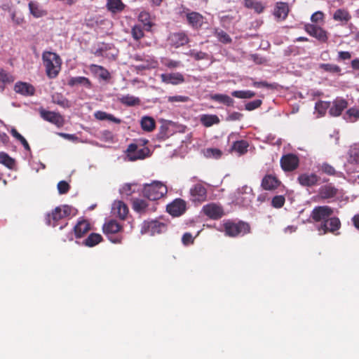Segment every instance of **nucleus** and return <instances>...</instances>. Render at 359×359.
Listing matches in <instances>:
<instances>
[{
	"mask_svg": "<svg viewBox=\"0 0 359 359\" xmlns=\"http://www.w3.org/2000/svg\"><path fill=\"white\" fill-rule=\"evenodd\" d=\"M111 49V45L108 43H102L98 48H97L93 54L98 57H109L106 53L107 50Z\"/></svg>",
	"mask_w": 359,
	"mask_h": 359,
	"instance_id": "obj_47",
	"label": "nucleus"
},
{
	"mask_svg": "<svg viewBox=\"0 0 359 359\" xmlns=\"http://www.w3.org/2000/svg\"><path fill=\"white\" fill-rule=\"evenodd\" d=\"M349 156L352 161L359 163V146L355 145L350 148Z\"/></svg>",
	"mask_w": 359,
	"mask_h": 359,
	"instance_id": "obj_50",
	"label": "nucleus"
},
{
	"mask_svg": "<svg viewBox=\"0 0 359 359\" xmlns=\"http://www.w3.org/2000/svg\"><path fill=\"white\" fill-rule=\"evenodd\" d=\"M127 158L130 161L144 159L150 155V150L147 147L140 148L135 144H130L127 150Z\"/></svg>",
	"mask_w": 359,
	"mask_h": 359,
	"instance_id": "obj_7",
	"label": "nucleus"
},
{
	"mask_svg": "<svg viewBox=\"0 0 359 359\" xmlns=\"http://www.w3.org/2000/svg\"><path fill=\"white\" fill-rule=\"evenodd\" d=\"M112 210L114 214H116L118 217L123 219L128 213V208L126 205L121 201H115L112 205Z\"/></svg>",
	"mask_w": 359,
	"mask_h": 359,
	"instance_id": "obj_26",
	"label": "nucleus"
},
{
	"mask_svg": "<svg viewBox=\"0 0 359 359\" xmlns=\"http://www.w3.org/2000/svg\"><path fill=\"white\" fill-rule=\"evenodd\" d=\"M334 21L340 22L341 24H346L351 19V15L346 8H339L335 11L332 15Z\"/></svg>",
	"mask_w": 359,
	"mask_h": 359,
	"instance_id": "obj_24",
	"label": "nucleus"
},
{
	"mask_svg": "<svg viewBox=\"0 0 359 359\" xmlns=\"http://www.w3.org/2000/svg\"><path fill=\"white\" fill-rule=\"evenodd\" d=\"M189 100V97L183 95H175L168 97L169 102H186Z\"/></svg>",
	"mask_w": 359,
	"mask_h": 359,
	"instance_id": "obj_57",
	"label": "nucleus"
},
{
	"mask_svg": "<svg viewBox=\"0 0 359 359\" xmlns=\"http://www.w3.org/2000/svg\"><path fill=\"white\" fill-rule=\"evenodd\" d=\"M215 36L220 42L224 43H229L231 42V39L229 35L223 30L216 29L215 31Z\"/></svg>",
	"mask_w": 359,
	"mask_h": 359,
	"instance_id": "obj_48",
	"label": "nucleus"
},
{
	"mask_svg": "<svg viewBox=\"0 0 359 359\" xmlns=\"http://www.w3.org/2000/svg\"><path fill=\"white\" fill-rule=\"evenodd\" d=\"M0 163L4 165L9 169L13 168L15 164V160L5 152H0Z\"/></svg>",
	"mask_w": 359,
	"mask_h": 359,
	"instance_id": "obj_42",
	"label": "nucleus"
},
{
	"mask_svg": "<svg viewBox=\"0 0 359 359\" xmlns=\"http://www.w3.org/2000/svg\"><path fill=\"white\" fill-rule=\"evenodd\" d=\"M57 187L58 193L60 194H67L70 189L69 184L66 181H64V180L59 182Z\"/></svg>",
	"mask_w": 359,
	"mask_h": 359,
	"instance_id": "obj_54",
	"label": "nucleus"
},
{
	"mask_svg": "<svg viewBox=\"0 0 359 359\" xmlns=\"http://www.w3.org/2000/svg\"><path fill=\"white\" fill-rule=\"evenodd\" d=\"M51 99L53 103L57 104L63 108H69L70 107L69 100L61 93H55L53 94Z\"/></svg>",
	"mask_w": 359,
	"mask_h": 359,
	"instance_id": "obj_35",
	"label": "nucleus"
},
{
	"mask_svg": "<svg viewBox=\"0 0 359 359\" xmlns=\"http://www.w3.org/2000/svg\"><path fill=\"white\" fill-rule=\"evenodd\" d=\"M304 29L310 36L316 38L321 43H325L328 39L327 31L320 26L313 24H306L304 26Z\"/></svg>",
	"mask_w": 359,
	"mask_h": 359,
	"instance_id": "obj_10",
	"label": "nucleus"
},
{
	"mask_svg": "<svg viewBox=\"0 0 359 359\" xmlns=\"http://www.w3.org/2000/svg\"><path fill=\"white\" fill-rule=\"evenodd\" d=\"M285 200L284 196H283L281 195L276 196L273 198L271 204H272L273 207H274L276 208H280L283 206V205L285 203Z\"/></svg>",
	"mask_w": 359,
	"mask_h": 359,
	"instance_id": "obj_53",
	"label": "nucleus"
},
{
	"mask_svg": "<svg viewBox=\"0 0 359 359\" xmlns=\"http://www.w3.org/2000/svg\"><path fill=\"white\" fill-rule=\"evenodd\" d=\"M73 211L72 207L64 205L56 207L51 213L47 215L46 223L48 226L55 227L58 225V222L69 217Z\"/></svg>",
	"mask_w": 359,
	"mask_h": 359,
	"instance_id": "obj_3",
	"label": "nucleus"
},
{
	"mask_svg": "<svg viewBox=\"0 0 359 359\" xmlns=\"http://www.w3.org/2000/svg\"><path fill=\"white\" fill-rule=\"evenodd\" d=\"M322 170L325 173L330 175H334L336 174V171H335L334 168L332 165H330L327 163H323L322 165Z\"/></svg>",
	"mask_w": 359,
	"mask_h": 359,
	"instance_id": "obj_60",
	"label": "nucleus"
},
{
	"mask_svg": "<svg viewBox=\"0 0 359 359\" xmlns=\"http://www.w3.org/2000/svg\"><path fill=\"white\" fill-rule=\"evenodd\" d=\"M29 9L31 14L35 18H41L46 14V12L43 10L39 4L36 2H29Z\"/></svg>",
	"mask_w": 359,
	"mask_h": 359,
	"instance_id": "obj_34",
	"label": "nucleus"
},
{
	"mask_svg": "<svg viewBox=\"0 0 359 359\" xmlns=\"http://www.w3.org/2000/svg\"><path fill=\"white\" fill-rule=\"evenodd\" d=\"M233 19L234 18L231 15H223L220 18V22L224 27H226V25H229Z\"/></svg>",
	"mask_w": 359,
	"mask_h": 359,
	"instance_id": "obj_64",
	"label": "nucleus"
},
{
	"mask_svg": "<svg viewBox=\"0 0 359 359\" xmlns=\"http://www.w3.org/2000/svg\"><path fill=\"white\" fill-rule=\"evenodd\" d=\"M14 90L17 93L24 96H32L35 93L34 87L26 82H17L15 84Z\"/></svg>",
	"mask_w": 359,
	"mask_h": 359,
	"instance_id": "obj_19",
	"label": "nucleus"
},
{
	"mask_svg": "<svg viewBox=\"0 0 359 359\" xmlns=\"http://www.w3.org/2000/svg\"><path fill=\"white\" fill-rule=\"evenodd\" d=\"M319 68L323 71L331 74H341V69L339 66L334 64L321 63L319 65Z\"/></svg>",
	"mask_w": 359,
	"mask_h": 359,
	"instance_id": "obj_39",
	"label": "nucleus"
},
{
	"mask_svg": "<svg viewBox=\"0 0 359 359\" xmlns=\"http://www.w3.org/2000/svg\"><path fill=\"white\" fill-rule=\"evenodd\" d=\"M236 203L237 204L247 206L250 204L252 200V195H241L239 194H235Z\"/></svg>",
	"mask_w": 359,
	"mask_h": 359,
	"instance_id": "obj_46",
	"label": "nucleus"
},
{
	"mask_svg": "<svg viewBox=\"0 0 359 359\" xmlns=\"http://www.w3.org/2000/svg\"><path fill=\"white\" fill-rule=\"evenodd\" d=\"M243 114L237 111H233L228 115L226 120L229 121H239L243 118Z\"/></svg>",
	"mask_w": 359,
	"mask_h": 359,
	"instance_id": "obj_58",
	"label": "nucleus"
},
{
	"mask_svg": "<svg viewBox=\"0 0 359 359\" xmlns=\"http://www.w3.org/2000/svg\"><path fill=\"white\" fill-rule=\"evenodd\" d=\"M341 227V222L338 217H330L324 222H321L317 229L320 234H325L327 232L334 233Z\"/></svg>",
	"mask_w": 359,
	"mask_h": 359,
	"instance_id": "obj_8",
	"label": "nucleus"
},
{
	"mask_svg": "<svg viewBox=\"0 0 359 359\" xmlns=\"http://www.w3.org/2000/svg\"><path fill=\"white\" fill-rule=\"evenodd\" d=\"M107 8L111 13H116L122 11L125 5L121 0H107Z\"/></svg>",
	"mask_w": 359,
	"mask_h": 359,
	"instance_id": "obj_32",
	"label": "nucleus"
},
{
	"mask_svg": "<svg viewBox=\"0 0 359 359\" xmlns=\"http://www.w3.org/2000/svg\"><path fill=\"white\" fill-rule=\"evenodd\" d=\"M210 99L218 103L223 104L226 106L231 107L233 105L234 100L225 94H214L210 95Z\"/></svg>",
	"mask_w": 359,
	"mask_h": 359,
	"instance_id": "obj_27",
	"label": "nucleus"
},
{
	"mask_svg": "<svg viewBox=\"0 0 359 359\" xmlns=\"http://www.w3.org/2000/svg\"><path fill=\"white\" fill-rule=\"evenodd\" d=\"M90 70L101 80L107 81L111 78L109 71L102 66L93 64L90 66Z\"/></svg>",
	"mask_w": 359,
	"mask_h": 359,
	"instance_id": "obj_21",
	"label": "nucleus"
},
{
	"mask_svg": "<svg viewBox=\"0 0 359 359\" xmlns=\"http://www.w3.org/2000/svg\"><path fill=\"white\" fill-rule=\"evenodd\" d=\"M182 241L184 245H187L194 242V238L190 233H185L182 238Z\"/></svg>",
	"mask_w": 359,
	"mask_h": 359,
	"instance_id": "obj_62",
	"label": "nucleus"
},
{
	"mask_svg": "<svg viewBox=\"0 0 359 359\" xmlns=\"http://www.w3.org/2000/svg\"><path fill=\"white\" fill-rule=\"evenodd\" d=\"M190 198L194 202H203L207 197V189L201 184H196L190 189Z\"/></svg>",
	"mask_w": 359,
	"mask_h": 359,
	"instance_id": "obj_16",
	"label": "nucleus"
},
{
	"mask_svg": "<svg viewBox=\"0 0 359 359\" xmlns=\"http://www.w3.org/2000/svg\"><path fill=\"white\" fill-rule=\"evenodd\" d=\"M131 33L135 40H139L144 36L143 31L140 25H135L132 29Z\"/></svg>",
	"mask_w": 359,
	"mask_h": 359,
	"instance_id": "obj_52",
	"label": "nucleus"
},
{
	"mask_svg": "<svg viewBox=\"0 0 359 359\" xmlns=\"http://www.w3.org/2000/svg\"><path fill=\"white\" fill-rule=\"evenodd\" d=\"M344 118L346 121L353 123L359 118V109L357 108H350L344 115Z\"/></svg>",
	"mask_w": 359,
	"mask_h": 359,
	"instance_id": "obj_37",
	"label": "nucleus"
},
{
	"mask_svg": "<svg viewBox=\"0 0 359 359\" xmlns=\"http://www.w3.org/2000/svg\"><path fill=\"white\" fill-rule=\"evenodd\" d=\"M231 95L237 98L248 99L253 97L255 93L251 90H234L231 93Z\"/></svg>",
	"mask_w": 359,
	"mask_h": 359,
	"instance_id": "obj_45",
	"label": "nucleus"
},
{
	"mask_svg": "<svg viewBox=\"0 0 359 359\" xmlns=\"http://www.w3.org/2000/svg\"><path fill=\"white\" fill-rule=\"evenodd\" d=\"M188 25L195 30H199L205 22V18L198 12L189 11L186 13Z\"/></svg>",
	"mask_w": 359,
	"mask_h": 359,
	"instance_id": "obj_11",
	"label": "nucleus"
},
{
	"mask_svg": "<svg viewBox=\"0 0 359 359\" xmlns=\"http://www.w3.org/2000/svg\"><path fill=\"white\" fill-rule=\"evenodd\" d=\"M280 165L285 171H292L299 165L298 157L292 154H288L282 156Z\"/></svg>",
	"mask_w": 359,
	"mask_h": 359,
	"instance_id": "obj_15",
	"label": "nucleus"
},
{
	"mask_svg": "<svg viewBox=\"0 0 359 359\" xmlns=\"http://www.w3.org/2000/svg\"><path fill=\"white\" fill-rule=\"evenodd\" d=\"M252 189L251 187L244 185L241 188H238L236 191V194H239L241 195H252Z\"/></svg>",
	"mask_w": 359,
	"mask_h": 359,
	"instance_id": "obj_61",
	"label": "nucleus"
},
{
	"mask_svg": "<svg viewBox=\"0 0 359 359\" xmlns=\"http://www.w3.org/2000/svg\"><path fill=\"white\" fill-rule=\"evenodd\" d=\"M170 46L174 48H180L187 44L189 41V36L184 32L170 33L168 38Z\"/></svg>",
	"mask_w": 359,
	"mask_h": 359,
	"instance_id": "obj_12",
	"label": "nucleus"
},
{
	"mask_svg": "<svg viewBox=\"0 0 359 359\" xmlns=\"http://www.w3.org/2000/svg\"><path fill=\"white\" fill-rule=\"evenodd\" d=\"M42 60L47 76L49 79L57 77L62 65V60L59 55L51 51H44L42 53Z\"/></svg>",
	"mask_w": 359,
	"mask_h": 359,
	"instance_id": "obj_1",
	"label": "nucleus"
},
{
	"mask_svg": "<svg viewBox=\"0 0 359 359\" xmlns=\"http://www.w3.org/2000/svg\"><path fill=\"white\" fill-rule=\"evenodd\" d=\"M168 191L167 187L161 182L154 181L144 186L142 194L150 201H156L162 198Z\"/></svg>",
	"mask_w": 359,
	"mask_h": 359,
	"instance_id": "obj_2",
	"label": "nucleus"
},
{
	"mask_svg": "<svg viewBox=\"0 0 359 359\" xmlns=\"http://www.w3.org/2000/svg\"><path fill=\"white\" fill-rule=\"evenodd\" d=\"M262 103V102L261 100H255L246 103L245 105V109L248 111H252L259 107Z\"/></svg>",
	"mask_w": 359,
	"mask_h": 359,
	"instance_id": "obj_55",
	"label": "nucleus"
},
{
	"mask_svg": "<svg viewBox=\"0 0 359 359\" xmlns=\"http://www.w3.org/2000/svg\"><path fill=\"white\" fill-rule=\"evenodd\" d=\"M221 150L216 148H209L205 151V156L208 158L218 159L222 156Z\"/></svg>",
	"mask_w": 359,
	"mask_h": 359,
	"instance_id": "obj_49",
	"label": "nucleus"
},
{
	"mask_svg": "<svg viewBox=\"0 0 359 359\" xmlns=\"http://www.w3.org/2000/svg\"><path fill=\"white\" fill-rule=\"evenodd\" d=\"M120 192L122 194H126L127 196L131 195V194L133 192L132 190V184H124L122 188L120 189Z\"/></svg>",
	"mask_w": 359,
	"mask_h": 359,
	"instance_id": "obj_63",
	"label": "nucleus"
},
{
	"mask_svg": "<svg viewBox=\"0 0 359 359\" xmlns=\"http://www.w3.org/2000/svg\"><path fill=\"white\" fill-rule=\"evenodd\" d=\"M333 209L327 205L316 206L311 212V217L315 222H324L333 215Z\"/></svg>",
	"mask_w": 359,
	"mask_h": 359,
	"instance_id": "obj_9",
	"label": "nucleus"
},
{
	"mask_svg": "<svg viewBox=\"0 0 359 359\" xmlns=\"http://www.w3.org/2000/svg\"><path fill=\"white\" fill-rule=\"evenodd\" d=\"M139 19L143 22L147 30L149 31L151 28L153 24L150 21L149 15L147 13H141L139 15Z\"/></svg>",
	"mask_w": 359,
	"mask_h": 359,
	"instance_id": "obj_51",
	"label": "nucleus"
},
{
	"mask_svg": "<svg viewBox=\"0 0 359 359\" xmlns=\"http://www.w3.org/2000/svg\"><path fill=\"white\" fill-rule=\"evenodd\" d=\"M201 123L205 127H210L219 123V118L215 114H203L200 117Z\"/></svg>",
	"mask_w": 359,
	"mask_h": 359,
	"instance_id": "obj_30",
	"label": "nucleus"
},
{
	"mask_svg": "<svg viewBox=\"0 0 359 359\" xmlns=\"http://www.w3.org/2000/svg\"><path fill=\"white\" fill-rule=\"evenodd\" d=\"M224 226L226 234L229 236H243L250 232L249 224L241 221L238 223L228 221Z\"/></svg>",
	"mask_w": 359,
	"mask_h": 359,
	"instance_id": "obj_4",
	"label": "nucleus"
},
{
	"mask_svg": "<svg viewBox=\"0 0 359 359\" xmlns=\"http://www.w3.org/2000/svg\"><path fill=\"white\" fill-rule=\"evenodd\" d=\"M338 189L332 184H325L319 189V196L324 199L332 198L337 196Z\"/></svg>",
	"mask_w": 359,
	"mask_h": 359,
	"instance_id": "obj_23",
	"label": "nucleus"
},
{
	"mask_svg": "<svg viewBox=\"0 0 359 359\" xmlns=\"http://www.w3.org/2000/svg\"><path fill=\"white\" fill-rule=\"evenodd\" d=\"M166 209L171 215L179 217L186 211V202L181 198H177L168 204Z\"/></svg>",
	"mask_w": 359,
	"mask_h": 359,
	"instance_id": "obj_14",
	"label": "nucleus"
},
{
	"mask_svg": "<svg viewBox=\"0 0 359 359\" xmlns=\"http://www.w3.org/2000/svg\"><path fill=\"white\" fill-rule=\"evenodd\" d=\"M13 81V79L11 75L7 74L4 70L0 69V90L3 91L7 83Z\"/></svg>",
	"mask_w": 359,
	"mask_h": 359,
	"instance_id": "obj_44",
	"label": "nucleus"
},
{
	"mask_svg": "<svg viewBox=\"0 0 359 359\" xmlns=\"http://www.w3.org/2000/svg\"><path fill=\"white\" fill-rule=\"evenodd\" d=\"M205 215L212 219H218L224 215V210L220 205L215 203H208L202 208Z\"/></svg>",
	"mask_w": 359,
	"mask_h": 359,
	"instance_id": "obj_13",
	"label": "nucleus"
},
{
	"mask_svg": "<svg viewBox=\"0 0 359 359\" xmlns=\"http://www.w3.org/2000/svg\"><path fill=\"white\" fill-rule=\"evenodd\" d=\"M148 206L147 203L143 199L136 198L133 201V208L139 213L145 212Z\"/></svg>",
	"mask_w": 359,
	"mask_h": 359,
	"instance_id": "obj_40",
	"label": "nucleus"
},
{
	"mask_svg": "<svg viewBox=\"0 0 359 359\" xmlns=\"http://www.w3.org/2000/svg\"><path fill=\"white\" fill-rule=\"evenodd\" d=\"M121 229V226L115 220H110L102 226L104 233L107 236L108 239L113 243H121L122 237L115 236V234L120 231Z\"/></svg>",
	"mask_w": 359,
	"mask_h": 359,
	"instance_id": "obj_5",
	"label": "nucleus"
},
{
	"mask_svg": "<svg viewBox=\"0 0 359 359\" xmlns=\"http://www.w3.org/2000/svg\"><path fill=\"white\" fill-rule=\"evenodd\" d=\"M279 184L280 182L276 177L267 175L262 179L261 186L265 190H273L276 189Z\"/></svg>",
	"mask_w": 359,
	"mask_h": 359,
	"instance_id": "obj_25",
	"label": "nucleus"
},
{
	"mask_svg": "<svg viewBox=\"0 0 359 359\" xmlns=\"http://www.w3.org/2000/svg\"><path fill=\"white\" fill-rule=\"evenodd\" d=\"M101 241V235L92 233L83 241V244L88 247H93L100 243Z\"/></svg>",
	"mask_w": 359,
	"mask_h": 359,
	"instance_id": "obj_36",
	"label": "nucleus"
},
{
	"mask_svg": "<svg viewBox=\"0 0 359 359\" xmlns=\"http://www.w3.org/2000/svg\"><path fill=\"white\" fill-rule=\"evenodd\" d=\"M68 85L69 86H74L76 85H81L83 86L88 88H90L92 86L90 81L84 76H76V77H72L68 81Z\"/></svg>",
	"mask_w": 359,
	"mask_h": 359,
	"instance_id": "obj_29",
	"label": "nucleus"
},
{
	"mask_svg": "<svg viewBox=\"0 0 359 359\" xmlns=\"http://www.w3.org/2000/svg\"><path fill=\"white\" fill-rule=\"evenodd\" d=\"M330 106V103L329 102L321 100L317 102L315 104V110L318 114L317 118L324 116Z\"/></svg>",
	"mask_w": 359,
	"mask_h": 359,
	"instance_id": "obj_41",
	"label": "nucleus"
},
{
	"mask_svg": "<svg viewBox=\"0 0 359 359\" xmlns=\"http://www.w3.org/2000/svg\"><path fill=\"white\" fill-rule=\"evenodd\" d=\"M189 55L196 60H203L206 57L207 54L202 51L196 52L192 50L190 51Z\"/></svg>",
	"mask_w": 359,
	"mask_h": 359,
	"instance_id": "obj_59",
	"label": "nucleus"
},
{
	"mask_svg": "<svg viewBox=\"0 0 359 359\" xmlns=\"http://www.w3.org/2000/svg\"><path fill=\"white\" fill-rule=\"evenodd\" d=\"M41 116L46 121L60 126L62 123L63 118L59 113L41 109L40 111Z\"/></svg>",
	"mask_w": 359,
	"mask_h": 359,
	"instance_id": "obj_20",
	"label": "nucleus"
},
{
	"mask_svg": "<svg viewBox=\"0 0 359 359\" xmlns=\"http://www.w3.org/2000/svg\"><path fill=\"white\" fill-rule=\"evenodd\" d=\"M140 124L142 130L147 132L152 131L156 126L155 120L148 116H143L141 118Z\"/></svg>",
	"mask_w": 359,
	"mask_h": 359,
	"instance_id": "obj_33",
	"label": "nucleus"
},
{
	"mask_svg": "<svg viewBox=\"0 0 359 359\" xmlns=\"http://www.w3.org/2000/svg\"><path fill=\"white\" fill-rule=\"evenodd\" d=\"M90 229V224L85 220L79 222L74 226V230L76 237L81 238Z\"/></svg>",
	"mask_w": 359,
	"mask_h": 359,
	"instance_id": "obj_31",
	"label": "nucleus"
},
{
	"mask_svg": "<svg viewBox=\"0 0 359 359\" xmlns=\"http://www.w3.org/2000/svg\"><path fill=\"white\" fill-rule=\"evenodd\" d=\"M289 8L287 3L278 2L276 4L274 15L278 18L285 19L288 15Z\"/></svg>",
	"mask_w": 359,
	"mask_h": 359,
	"instance_id": "obj_28",
	"label": "nucleus"
},
{
	"mask_svg": "<svg viewBox=\"0 0 359 359\" xmlns=\"http://www.w3.org/2000/svg\"><path fill=\"white\" fill-rule=\"evenodd\" d=\"M248 146H249V144L247 141L239 140V141H236L233 143L231 149H232V150L237 151L240 154H243L245 152H247Z\"/></svg>",
	"mask_w": 359,
	"mask_h": 359,
	"instance_id": "obj_43",
	"label": "nucleus"
},
{
	"mask_svg": "<svg viewBox=\"0 0 359 359\" xmlns=\"http://www.w3.org/2000/svg\"><path fill=\"white\" fill-rule=\"evenodd\" d=\"M167 230L166 223L159 220H151L144 222L141 229L142 233H149L151 236L165 232Z\"/></svg>",
	"mask_w": 359,
	"mask_h": 359,
	"instance_id": "obj_6",
	"label": "nucleus"
},
{
	"mask_svg": "<svg viewBox=\"0 0 359 359\" xmlns=\"http://www.w3.org/2000/svg\"><path fill=\"white\" fill-rule=\"evenodd\" d=\"M311 20L312 22L318 23L320 22H323L324 20V13L322 11H316L311 15Z\"/></svg>",
	"mask_w": 359,
	"mask_h": 359,
	"instance_id": "obj_56",
	"label": "nucleus"
},
{
	"mask_svg": "<svg viewBox=\"0 0 359 359\" xmlns=\"http://www.w3.org/2000/svg\"><path fill=\"white\" fill-rule=\"evenodd\" d=\"M347 106L348 102L346 100L337 97L333 101L332 105L330 108L329 114L332 116H339Z\"/></svg>",
	"mask_w": 359,
	"mask_h": 359,
	"instance_id": "obj_17",
	"label": "nucleus"
},
{
	"mask_svg": "<svg viewBox=\"0 0 359 359\" xmlns=\"http://www.w3.org/2000/svg\"><path fill=\"white\" fill-rule=\"evenodd\" d=\"M119 100L122 104L129 107L137 105L140 102V100L138 97L130 95H123L119 98Z\"/></svg>",
	"mask_w": 359,
	"mask_h": 359,
	"instance_id": "obj_38",
	"label": "nucleus"
},
{
	"mask_svg": "<svg viewBox=\"0 0 359 359\" xmlns=\"http://www.w3.org/2000/svg\"><path fill=\"white\" fill-rule=\"evenodd\" d=\"M318 177L313 173L311 174H302L298 177L299 183L304 187H312L317 184Z\"/></svg>",
	"mask_w": 359,
	"mask_h": 359,
	"instance_id": "obj_22",
	"label": "nucleus"
},
{
	"mask_svg": "<svg viewBox=\"0 0 359 359\" xmlns=\"http://www.w3.org/2000/svg\"><path fill=\"white\" fill-rule=\"evenodd\" d=\"M161 78L167 84L178 85L184 82V76L180 72L162 74Z\"/></svg>",
	"mask_w": 359,
	"mask_h": 359,
	"instance_id": "obj_18",
	"label": "nucleus"
}]
</instances>
